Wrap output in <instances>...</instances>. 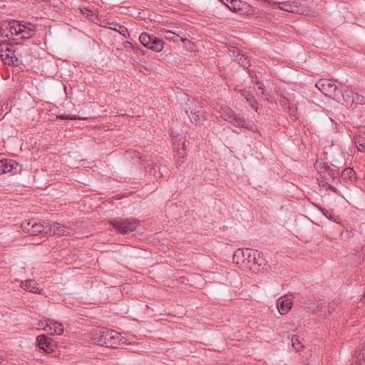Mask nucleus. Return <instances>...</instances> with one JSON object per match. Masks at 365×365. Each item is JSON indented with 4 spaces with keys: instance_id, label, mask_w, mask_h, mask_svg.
I'll use <instances>...</instances> for the list:
<instances>
[{
    "instance_id": "obj_28",
    "label": "nucleus",
    "mask_w": 365,
    "mask_h": 365,
    "mask_svg": "<svg viewBox=\"0 0 365 365\" xmlns=\"http://www.w3.org/2000/svg\"><path fill=\"white\" fill-rule=\"evenodd\" d=\"M174 34H175L173 32H172L170 31H168L165 33V38L169 39V40H173V41H175V39L173 38V36Z\"/></svg>"
},
{
    "instance_id": "obj_33",
    "label": "nucleus",
    "mask_w": 365,
    "mask_h": 365,
    "mask_svg": "<svg viewBox=\"0 0 365 365\" xmlns=\"http://www.w3.org/2000/svg\"><path fill=\"white\" fill-rule=\"evenodd\" d=\"M363 359L365 360V353L363 354Z\"/></svg>"
},
{
    "instance_id": "obj_29",
    "label": "nucleus",
    "mask_w": 365,
    "mask_h": 365,
    "mask_svg": "<svg viewBox=\"0 0 365 365\" xmlns=\"http://www.w3.org/2000/svg\"><path fill=\"white\" fill-rule=\"evenodd\" d=\"M240 93H241L242 96H243L245 99H246L247 97H249V96H250V95L251 94V93H250L248 91H245V90H242V91H240Z\"/></svg>"
},
{
    "instance_id": "obj_15",
    "label": "nucleus",
    "mask_w": 365,
    "mask_h": 365,
    "mask_svg": "<svg viewBox=\"0 0 365 365\" xmlns=\"http://www.w3.org/2000/svg\"><path fill=\"white\" fill-rule=\"evenodd\" d=\"M292 299L289 297H281L277 300V309L281 314H287L292 307Z\"/></svg>"
},
{
    "instance_id": "obj_10",
    "label": "nucleus",
    "mask_w": 365,
    "mask_h": 365,
    "mask_svg": "<svg viewBox=\"0 0 365 365\" xmlns=\"http://www.w3.org/2000/svg\"><path fill=\"white\" fill-rule=\"evenodd\" d=\"M21 170V166L14 160H0V174L10 173L11 175H15L20 173Z\"/></svg>"
},
{
    "instance_id": "obj_32",
    "label": "nucleus",
    "mask_w": 365,
    "mask_h": 365,
    "mask_svg": "<svg viewBox=\"0 0 365 365\" xmlns=\"http://www.w3.org/2000/svg\"><path fill=\"white\" fill-rule=\"evenodd\" d=\"M182 41H187L186 38H181Z\"/></svg>"
},
{
    "instance_id": "obj_18",
    "label": "nucleus",
    "mask_w": 365,
    "mask_h": 365,
    "mask_svg": "<svg viewBox=\"0 0 365 365\" xmlns=\"http://www.w3.org/2000/svg\"><path fill=\"white\" fill-rule=\"evenodd\" d=\"M222 4L225 5L230 11L237 12L242 9L243 2L240 0H220Z\"/></svg>"
},
{
    "instance_id": "obj_20",
    "label": "nucleus",
    "mask_w": 365,
    "mask_h": 365,
    "mask_svg": "<svg viewBox=\"0 0 365 365\" xmlns=\"http://www.w3.org/2000/svg\"><path fill=\"white\" fill-rule=\"evenodd\" d=\"M279 8L288 12L298 11V6L294 1H283L279 3Z\"/></svg>"
},
{
    "instance_id": "obj_5",
    "label": "nucleus",
    "mask_w": 365,
    "mask_h": 365,
    "mask_svg": "<svg viewBox=\"0 0 365 365\" xmlns=\"http://www.w3.org/2000/svg\"><path fill=\"white\" fill-rule=\"evenodd\" d=\"M316 87L321 91L326 96H331L336 100L339 98V96L341 95L344 87L339 88L335 81L330 79H321L316 83Z\"/></svg>"
},
{
    "instance_id": "obj_4",
    "label": "nucleus",
    "mask_w": 365,
    "mask_h": 365,
    "mask_svg": "<svg viewBox=\"0 0 365 365\" xmlns=\"http://www.w3.org/2000/svg\"><path fill=\"white\" fill-rule=\"evenodd\" d=\"M9 29L11 36H16V39L30 38L35 34L34 26L31 24L21 23L18 21H12L9 23Z\"/></svg>"
},
{
    "instance_id": "obj_2",
    "label": "nucleus",
    "mask_w": 365,
    "mask_h": 365,
    "mask_svg": "<svg viewBox=\"0 0 365 365\" xmlns=\"http://www.w3.org/2000/svg\"><path fill=\"white\" fill-rule=\"evenodd\" d=\"M233 262L244 269H255V266L265 265V259L257 250L237 249L233 254Z\"/></svg>"
},
{
    "instance_id": "obj_7",
    "label": "nucleus",
    "mask_w": 365,
    "mask_h": 365,
    "mask_svg": "<svg viewBox=\"0 0 365 365\" xmlns=\"http://www.w3.org/2000/svg\"><path fill=\"white\" fill-rule=\"evenodd\" d=\"M110 223L120 234L133 232L138 226V221L135 219L113 220Z\"/></svg>"
},
{
    "instance_id": "obj_9",
    "label": "nucleus",
    "mask_w": 365,
    "mask_h": 365,
    "mask_svg": "<svg viewBox=\"0 0 365 365\" xmlns=\"http://www.w3.org/2000/svg\"><path fill=\"white\" fill-rule=\"evenodd\" d=\"M140 42L146 48L156 52H160L164 47L162 40L155 36H150L146 33H142L139 36Z\"/></svg>"
},
{
    "instance_id": "obj_17",
    "label": "nucleus",
    "mask_w": 365,
    "mask_h": 365,
    "mask_svg": "<svg viewBox=\"0 0 365 365\" xmlns=\"http://www.w3.org/2000/svg\"><path fill=\"white\" fill-rule=\"evenodd\" d=\"M21 287L30 292L43 294V289L38 287L36 282L33 279H27L21 282Z\"/></svg>"
},
{
    "instance_id": "obj_24",
    "label": "nucleus",
    "mask_w": 365,
    "mask_h": 365,
    "mask_svg": "<svg viewBox=\"0 0 365 365\" xmlns=\"http://www.w3.org/2000/svg\"><path fill=\"white\" fill-rule=\"evenodd\" d=\"M246 101L250 106L256 111H258V107L257 106V101L252 94H250L249 97L246 98Z\"/></svg>"
},
{
    "instance_id": "obj_30",
    "label": "nucleus",
    "mask_w": 365,
    "mask_h": 365,
    "mask_svg": "<svg viewBox=\"0 0 365 365\" xmlns=\"http://www.w3.org/2000/svg\"><path fill=\"white\" fill-rule=\"evenodd\" d=\"M322 212L323 213V215H324L327 218V217H328V216H329V212H328L327 210H324V209H323V210H322Z\"/></svg>"
},
{
    "instance_id": "obj_3",
    "label": "nucleus",
    "mask_w": 365,
    "mask_h": 365,
    "mask_svg": "<svg viewBox=\"0 0 365 365\" xmlns=\"http://www.w3.org/2000/svg\"><path fill=\"white\" fill-rule=\"evenodd\" d=\"M186 113L190 120L195 124H201L206 119V111L204 106L193 98H187Z\"/></svg>"
},
{
    "instance_id": "obj_14",
    "label": "nucleus",
    "mask_w": 365,
    "mask_h": 365,
    "mask_svg": "<svg viewBox=\"0 0 365 365\" xmlns=\"http://www.w3.org/2000/svg\"><path fill=\"white\" fill-rule=\"evenodd\" d=\"M36 341L39 348L46 352H51L53 350L54 341L51 338L42 334L37 337Z\"/></svg>"
},
{
    "instance_id": "obj_31",
    "label": "nucleus",
    "mask_w": 365,
    "mask_h": 365,
    "mask_svg": "<svg viewBox=\"0 0 365 365\" xmlns=\"http://www.w3.org/2000/svg\"><path fill=\"white\" fill-rule=\"evenodd\" d=\"M327 218H328V219H329V220H333V217H332L331 215H330V214L329 215V216L327 217Z\"/></svg>"
},
{
    "instance_id": "obj_6",
    "label": "nucleus",
    "mask_w": 365,
    "mask_h": 365,
    "mask_svg": "<svg viewBox=\"0 0 365 365\" xmlns=\"http://www.w3.org/2000/svg\"><path fill=\"white\" fill-rule=\"evenodd\" d=\"M48 222H38L34 220H26L21 224L24 232L31 235H37L41 233L48 234Z\"/></svg>"
},
{
    "instance_id": "obj_25",
    "label": "nucleus",
    "mask_w": 365,
    "mask_h": 365,
    "mask_svg": "<svg viewBox=\"0 0 365 365\" xmlns=\"http://www.w3.org/2000/svg\"><path fill=\"white\" fill-rule=\"evenodd\" d=\"M342 175L351 180L355 176V171L352 168H348L343 170Z\"/></svg>"
},
{
    "instance_id": "obj_26",
    "label": "nucleus",
    "mask_w": 365,
    "mask_h": 365,
    "mask_svg": "<svg viewBox=\"0 0 365 365\" xmlns=\"http://www.w3.org/2000/svg\"><path fill=\"white\" fill-rule=\"evenodd\" d=\"M257 88L256 89L257 95L259 98H262L264 94V88L262 87V85L260 83H257Z\"/></svg>"
},
{
    "instance_id": "obj_21",
    "label": "nucleus",
    "mask_w": 365,
    "mask_h": 365,
    "mask_svg": "<svg viewBox=\"0 0 365 365\" xmlns=\"http://www.w3.org/2000/svg\"><path fill=\"white\" fill-rule=\"evenodd\" d=\"M314 168L320 173L329 172V167L322 161L319 160L316 161V163H314Z\"/></svg>"
},
{
    "instance_id": "obj_22",
    "label": "nucleus",
    "mask_w": 365,
    "mask_h": 365,
    "mask_svg": "<svg viewBox=\"0 0 365 365\" xmlns=\"http://www.w3.org/2000/svg\"><path fill=\"white\" fill-rule=\"evenodd\" d=\"M292 345L297 351H299L304 347V345L297 336H293L292 339Z\"/></svg>"
},
{
    "instance_id": "obj_11",
    "label": "nucleus",
    "mask_w": 365,
    "mask_h": 365,
    "mask_svg": "<svg viewBox=\"0 0 365 365\" xmlns=\"http://www.w3.org/2000/svg\"><path fill=\"white\" fill-rule=\"evenodd\" d=\"M218 112L220 118L232 123L234 125L237 127H242L244 125L243 120L236 115L229 108H221Z\"/></svg>"
},
{
    "instance_id": "obj_12",
    "label": "nucleus",
    "mask_w": 365,
    "mask_h": 365,
    "mask_svg": "<svg viewBox=\"0 0 365 365\" xmlns=\"http://www.w3.org/2000/svg\"><path fill=\"white\" fill-rule=\"evenodd\" d=\"M48 234L68 236L73 234V230L57 222H48Z\"/></svg>"
},
{
    "instance_id": "obj_19",
    "label": "nucleus",
    "mask_w": 365,
    "mask_h": 365,
    "mask_svg": "<svg viewBox=\"0 0 365 365\" xmlns=\"http://www.w3.org/2000/svg\"><path fill=\"white\" fill-rule=\"evenodd\" d=\"M279 103L281 106H283L284 108L290 113V115L293 116L295 115L297 113V108L295 105L293 103L290 102V101L288 98L282 97L281 98Z\"/></svg>"
},
{
    "instance_id": "obj_1",
    "label": "nucleus",
    "mask_w": 365,
    "mask_h": 365,
    "mask_svg": "<svg viewBox=\"0 0 365 365\" xmlns=\"http://www.w3.org/2000/svg\"><path fill=\"white\" fill-rule=\"evenodd\" d=\"M91 339L94 344L108 347L119 348L127 344L125 337L120 333L106 328L93 330Z\"/></svg>"
},
{
    "instance_id": "obj_16",
    "label": "nucleus",
    "mask_w": 365,
    "mask_h": 365,
    "mask_svg": "<svg viewBox=\"0 0 365 365\" xmlns=\"http://www.w3.org/2000/svg\"><path fill=\"white\" fill-rule=\"evenodd\" d=\"M341 96L346 102H349L351 100L353 103L356 104H362L364 103V97L359 96L358 93H354L351 91H349L347 87L343 89Z\"/></svg>"
},
{
    "instance_id": "obj_34",
    "label": "nucleus",
    "mask_w": 365,
    "mask_h": 365,
    "mask_svg": "<svg viewBox=\"0 0 365 365\" xmlns=\"http://www.w3.org/2000/svg\"><path fill=\"white\" fill-rule=\"evenodd\" d=\"M178 163L180 165L181 163H183V161H181V163H180L179 161H178Z\"/></svg>"
},
{
    "instance_id": "obj_13",
    "label": "nucleus",
    "mask_w": 365,
    "mask_h": 365,
    "mask_svg": "<svg viewBox=\"0 0 365 365\" xmlns=\"http://www.w3.org/2000/svg\"><path fill=\"white\" fill-rule=\"evenodd\" d=\"M43 329L52 335H61L64 331L63 325L61 323L51 319L46 321Z\"/></svg>"
},
{
    "instance_id": "obj_23",
    "label": "nucleus",
    "mask_w": 365,
    "mask_h": 365,
    "mask_svg": "<svg viewBox=\"0 0 365 365\" xmlns=\"http://www.w3.org/2000/svg\"><path fill=\"white\" fill-rule=\"evenodd\" d=\"M355 145L359 151H365V138H356Z\"/></svg>"
},
{
    "instance_id": "obj_8",
    "label": "nucleus",
    "mask_w": 365,
    "mask_h": 365,
    "mask_svg": "<svg viewBox=\"0 0 365 365\" xmlns=\"http://www.w3.org/2000/svg\"><path fill=\"white\" fill-rule=\"evenodd\" d=\"M0 58L5 64L16 66L19 64V58L13 46L4 43L0 44Z\"/></svg>"
},
{
    "instance_id": "obj_27",
    "label": "nucleus",
    "mask_w": 365,
    "mask_h": 365,
    "mask_svg": "<svg viewBox=\"0 0 365 365\" xmlns=\"http://www.w3.org/2000/svg\"><path fill=\"white\" fill-rule=\"evenodd\" d=\"M58 118L62 119V120H67V119H76L75 116H71L69 115H58Z\"/></svg>"
}]
</instances>
